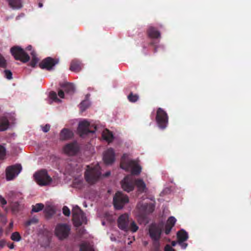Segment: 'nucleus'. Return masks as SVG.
<instances>
[{
    "mask_svg": "<svg viewBox=\"0 0 251 251\" xmlns=\"http://www.w3.org/2000/svg\"><path fill=\"white\" fill-rule=\"evenodd\" d=\"M155 120L160 128L164 129L167 126L169 117L166 112L162 108L159 107L157 109Z\"/></svg>",
    "mask_w": 251,
    "mask_h": 251,
    "instance_id": "3",
    "label": "nucleus"
},
{
    "mask_svg": "<svg viewBox=\"0 0 251 251\" xmlns=\"http://www.w3.org/2000/svg\"><path fill=\"white\" fill-rule=\"evenodd\" d=\"M38 6H39V7L41 8L43 6L42 3L41 2L39 3Z\"/></svg>",
    "mask_w": 251,
    "mask_h": 251,
    "instance_id": "56",
    "label": "nucleus"
},
{
    "mask_svg": "<svg viewBox=\"0 0 251 251\" xmlns=\"http://www.w3.org/2000/svg\"><path fill=\"white\" fill-rule=\"evenodd\" d=\"M126 154H124L122 157L120 163V167L122 169L128 171L130 168H131V174L134 175H138L141 172V167L137 164L136 162L134 160H125Z\"/></svg>",
    "mask_w": 251,
    "mask_h": 251,
    "instance_id": "2",
    "label": "nucleus"
},
{
    "mask_svg": "<svg viewBox=\"0 0 251 251\" xmlns=\"http://www.w3.org/2000/svg\"><path fill=\"white\" fill-rule=\"evenodd\" d=\"M62 210L63 213L65 216H69L70 215L71 212L69 208L67 206H64L63 207Z\"/></svg>",
    "mask_w": 251,
    "mask_h": 251,
    "instance_id": "40",
    "label": "nucleus"
},
{
    "mask_svg": "<svg viewBox=\"0 0 251 251\" xmlns=\"http://www.w3.org/2000/svg\"><path fill=\"white\" fill-rule=\"evenodd\" d=\"M10 227H13V222L10 223Z\"/></svg>",
    "mask_w": 251,
    "mask_h": 251,
    "instance_id": "57",
    "label": "nucleus"
},
{
    "mask_svg": "<svg viewBox=\"0 0 251 251\" xmlns=\"http://www.w3.org/2000/svg\"><path fill=\"white\" fill-rule=\"evenodd\" d=\"M9 4L13 9H19L22 7L21 0H8Z\"/></svg>",
    "mask_w": 251,
    "mask_h": 251,
    "instance_id": "27",
    "label": "nucleus"
},
{
    "mask_svg": "<svg viewBox=\"0 0 251 251\" xmlns=\"http://www.w3.org/2000/svg\"><path fill=\"white\" fill-rule=\"evenodd\" d=\"M26 50L30 51V54L31 56V59L29 62V65L34 68L36 66L39 62V59L37 56L36 53L31 45L28 46Z\"/></svg>",
    "mask_w": 251,
    "mask_h": 251,
    "instance_id": "17",
    "label": "nucleus"
},
{
    "mask_svg": "<svg viewBox=\"0 0 251 251\" xmlns=\"http://www.w3.org/2000/svg\"><path fill=\"white\" fill-rule=\"evenodd\" d=\"M49 97H50V99L51 100L50 103L53 102H56L57 103H59L62 102V100H60V99L58 98L56 93L54 91H51L50 93Z\"/></svg>",
    "mask_w": 251,
    "mask_h": 251,
    "instance_id": "28",
    "label": "nucleus"
},
{
    "mask_svg": "<svg viewBox=\"0 0 251 251\" xmlns=\"http://www.w3.org/2000/svg\"><path fill=\"white\" fill-rule=\"evenodd\" d=\"M178 243L182 249H185L188 246V244L184 243V241H178Z\"/></svg>",
    "mask_w": 251,
    "mask_h": 251,
    "instance_id": "45",
    "label": "nucleus"
},
{
    "mask_svg": "<svg viewBox=\"0 0 251 251\" xmlns=\"http://www.w3.org/2000/svg\"><path fill=\"white\" fill-rule=\"evenodd\" d=\"M127 99L131 102H135L139 100V96L136 94L130 92L127 96Z\"/></svg>",
    "mask_w": 251,
    "mask_h": 251,
    "instance_id": "32",
    "label": "nucleus"
},
{
    "mask_svg": "<svg viewBox=\"0 0 251 251\" xmlns=\"http://www.w3.org/2000/svg\"><path fill=\"white\" fill-rule=\"evenodd\" d=\"M164 251H175V250L170 245L167 244L165 247Z\"/></svg>",
    "mask_w": 251,
    "mask_h": 251,
    "instance_id": "47",
    "label": "nucleus"
},
{
    "mask_svg": "<svg viewBox=\"0 0 251 251\" xmlns=\"http://www.w3.org/2000/svg\"><path fill=\"white\" fill-rule=\"evenodd\" d=\"M9 122L5 117H0V131H4L9 127Z\"/></svg>",
    "mask_w": 251,
    "mask_h": 251,
    "instance_id": "22",
    "label": "nucleus"
},
{
    "mask_svg": "<svg viewBox=\"0 0 251 251\" xmlns=\"http://www.w3.org/2000/svg\"><path fill=\"white\" fill-rule=\"evenodd\" d=\"M89 106V101L85 100L82 101L80 104V108L82 112L85 110Z\"/></svg>",
    "mask_w": 251,
    "mask_h": 251,
    "instance_id": "36",
    "label": "nucleus"
},
{
    "mask_svg": "<svg viewBox=\"0 0 251 251\" xmlns=\"http://www.w3.org/2000/svg\"><path fill=\"white\" fill-rule=\"evenodd\" d=\"M90 127V123L84 120L82 122H80L79 123L78 127V132L81 137H83L85 135H87L89 133H95L97 127L96 126H94V129L91 130L89 128Z\"/></svg>",
    "mask_w": 251,
    "mask_h": 251,
    "instance_id": "7",
    "label": "nucleus"
},
{
    "mask_svg": "<svg viewBox=\"0 0 251 251\" xmlns=\"http://www.w3.org/2000/svg\"><path fill=\"white\" fill-rule=\"evenodd\" d=\"M128 201V197L121 192H117L113 198V204L116 209H122Z\"/></svg>",
    "mask_w": 251,
    "mask_h": 251,
    "instance_id": "6",
    "label": "nucleus"
},
{
    "mask_svg": "<svg viewBox=\"0 0 251 251\" xmlns=\"http://www.w3.org/2000/svg\"><path fill=\"white\" fill-rule=\"evenodd\" d=\"M71 231V226L67 224H58L55 228V234L59 240L67 239Z\"/></svg>",
    "mask_w": 251,
    "mask_h": 251,
    "instance_id": "4",
    "label": "nucleus"
},
{
    "mask_svg": "<svg viewBox=\"0 0 251 251\" xmlns=\"http://www.w3.org/2000/svg\"><path fill=\"white\" fill-rule=\"evenodd\" d=\"M22 166L19 165H15L7 167L6 169V178L7 180H11L15 178L21 172Z\"/></svg>",
    "mask_w": 251,
    "mask_h": 251,
    "instance_id": "8",
    "label": "nucleus"
},
{
    "mask_svg": "<svg viewBox=\"0 0 251 251\" xmlns=\"http://www.w3.org/2000/svg\"><path fill=\"white\" fill-rule=\"evenodd\" d=\"M59 63V59L58 58H52L48 56V71L54 70L55 65Z\"/></svg>",
    "mask_w": 251,
    "mask_h": 251,
    "instance_id": "21",
    "label": "nucleus"
},
{
    "mask_svg": "<svg viewBox=\"0 0 251 251\" xmlns=\"http://www.w3.org/2000/svg\"><path fill=\"white\" fill-rule=\"evenodd\" d=\"M110 172H107L104 174V176H110Z\"/></svg>",
    "mask_w": 251,
    "mask_h": 251,
    "instance_id": "54",
    "label": "nucleus"
},
{
    "mask_svg": "<svg viewBox=\"0 0 251 251\" xmlns=\"http://www.w3.org/2000/svg\"><path fill=\"white\" fill-rule=\"evenodd\" d=\"M52 181V178L50 176H48V185H50V183Z\"/></svg>",
    "mask_w": 251,
    "mask_h": 251,
    "instance_id": "50",
    "label": "nucleus"
},
{
    "mask_svg": "<svg viewBox=\"0 0 251 251\" xmlns=\"http://www.w3.org/2000/svg\"><path fill=\"white\" fill-rule=\"evenodd\" d=\"M176 221V219L174 217L171 216L168 218L167 221L166 225H169L172 227H173L175 226Z\"/></svg>",
    "mask_w": 251,
    "mask_h": 251,
    "instance_id": "35",
    "label": "nucleus"
},
{
    "mask_svg": "<svg viewBox=\"0 0 251 251\" xmlns=\"http://www.w3.org/2000/svg\"><path fill=\"white\" fill-rule=\"evenodd\" d=\"M148 36L151 38L157 39L160 37V32L153 26L150 27L147 30Z\"/></svg>",
    "mask_w": 251,
    "mask_h": 251,
    "instance_id": "20",
    "label": "nucleus"
},
{
    "mask_svg": "<svg viewBox=\"0 0 251 251\" xmlns=\"http://www.w3.org/2000/svg\"><path fill=\"white\" fill-rule=\"evenodd\" d=\"M137 207L141 214L146 215L152 213L154 210L155 206L151 203L139 202L138 203Z\"/></svg>",
    "mask_w": 251,
    "mask_h": 251,
    "instance_id": "11",
    "label": "nucleus"
},
{
    "mask_svg": "<svg viewBox=\"0 0 251 251\" xmlns=\"http://www.w3.org/2000/svg\"><path fill=\"white\" fill-rule=\"evenodd\" d=\"M101 176L100 168L98 164L93 167L87 166L84 176L86 181L90 184L95 183Z\"/></svg>",
    "mask_w": 251,
    "mask_h": 251,
    "instance_id": "1",
    "label": "nucleus"
},
{
    "mask_svg": "<svg viewBox=\"0 0 251 251\" xmlns=\"http://www.w3.org/2000/svg\"><path fill=\"white\" fill-rule=\"evenodd\" d=\"M4 76L8 79H11L12 78V74L11 71L9 70H5L3 72Z\"/></svg>",
    "mask_w": 251,
    "mask_h": 251,
    "instance_id": "39",
    "label": "nucleus"
},
{
    "mask_svg": "<svg viewBox=\"0 0 251 251\" xmlns=\"http://www.w3.org/2000/svg\"><path fill=\"white\" fill-rule=\"evenodd\" d=\"M102 137L105 140L109 142L111 141L113 138L112 132L108 130H106V131L103 132Z\"/></svg>",
    "mask_w": 251,
    "mask_h": 251,
    "instance_id": "30",
    "label": "nucleus"
},
{
    "mask_svg": "<svg viewBox=\"0 0 251 251\" xmlns=\"http://www.w3.org/2000/svg\"><path fill=\"white\" fill-rule=\"evenodd\" d=\"M6 66V60L0 54V67H4Z\"/></svg>",
    "mask_w": 251,
    "mask_h": 251,
    "instance_id": "42",
    "label": "nucleus"
},
{
    "mask_svg": "<svg viewBox=\"0 0 251 251\" xmlns=\"http://www.w3.org/2000/svg\"><path fill=\"white\" fill-rule=\"evenodd\" d=\"M34 176L37 183L40 186H45L47 184V171L42 169L35 173Z\"/></svg>",
    "mask_w": 251,
    "mask_h": 251,
    "instance_id": "10",
    "label": "nucleus"
},
{
    "mask_svg": "<svg viewBox=\"0 0 251 251\" xmlns=\"http://www.w3.org/2000/svg\"><path fill=\"white\" fill-rule=\"evenodd\" d=\"M79 151V147L75 142L68 143L63 148L64 154L68 156L75 155Z\"/></svg>",
    "mask_w": 251,
    "mask_h": 251,
    "instance_id": "9",
    "label": "nucleus"
},
{
    "mask_svg": "<svg viewBox=\"0 0 251 251\" xmlns=\"http://www.w3.org/2000/svg\"><path fill=\"white\" fill-rule=\"evenodd\" d=\"M54 212H55L54 210L52 207H51L50 206H49L48 205V218H49V216L50 215H51L52 214L54 213Z\"/></svg>",
    "mask_w": 251,
    "mask_h": 251,
    "instance_id": "46",
    "label": "nucleus"
},
{
    "mask_svg": "<svg viewBox=\"0 0 251 251\" xmlns=\"http://www.w3.org/2000/svg\"><path fill=\"white\" fill-rule=\"evenodd\" d=\"M80 251H94L92 249L85 245H81L80 247Z\"/></svg>",
    "mask_w": 251,
    "mask_h": 251,
    "instance_id": "41",
    "label": "nucleus"
},
{
    "mask_svg": "<svg viewBox=\"0 0 251 251\" xmlns=\"http://www.w3.org/2000/svg\"><path fill=\"white\" fill-rule=\"evenodd\" d=\"M58 95L60 98H64V92L63 90H60L58 92Z\"/></svg>",
    "mask_w": 251,
    "mask_h": 251,
    "instance_id": "49",
    "label": "nucleus"
},
{
    "mask_svg": "<svg viewBox=\"0 0 251 251\" xmlns=\"http://www.w3.org/2000/svg\"><path fill=\"white\" fill-rule=\"evenodd\" d=\"M3 231L2 228L0 226V238L2 236Z\"/></svg>",
    "mask_w": 251,
    "mask_h": 251,
    "instance_id": "53",
    "label": "nucleus"
},
{
    "mask_svg": "<svg viewBox=\"0 0 251 251\" xmlns=\"http://www.w3.org/2000/svg\"><path fill=\"white\" fill-rule=\"evenodd\" d=\"M171 244H172V246H175L176 245V242L175 241H172Z\"/></svg>",
    "mask_w": 251,
    "mask_h": 251,
    "instance_id": "55",
    "label": "nucleus"
},
{
    "mask_svg": "<svg viewBox=\"0 0 251 251\" xmlns=\"http://www.w3.org/2000/svg\"><path fill=\"white\" fill-rule=\"evenodd\" d=\"M42 130L44 132H47V126L46 125L45 126L43 127Z\"/></svg>",
    "mask_w": 251,
    "mask_h": 251,
    "instance_id": "51",
    "label": "nucleus"
},
{
    "mask_svg": "<svg viewBox=\"0 0 251 251\" xmlns=\"http://www.w3.org/2000/svg\"><path fill=\"white\" fill-rule=\"evenodd\" d=\"M130 219L127 214L121 215L118 219V226L120 229L127 231Z\"/></svg>",
    "mask_w": 251,
    "mask_h": 251,
    "instance_id": "13",
    "label": "nucleus"
},
{
    "mask_svg": "<svg viewBox=\"0 0 251 251\" xmlns=\"http://www.w3.org/2000/svg\"><path fill=\"white\" fill-rule=\"evenodd\" d=\"M83 67L81 62L77 59L73 60L70 64V70L75 73L80 72Z\"/></svg>",
    "mask_w": 251,
    "mask_h": 251,
    "instance_id": "18",
    "label": "nucleus"
},
{
    "mask_svg": "<svg viewBox=\"0 0 251 251\" xmlns=\"http://www.w3.org/2000/svg\"><path fill=\"white\" fill-rule=\"evenodd\" d=\"M9 4L13 9H19L22 7L21 0H8Z\"/></svg>",
    "mask_w": 251,
    "mask_h": 251,
    "instance_id": "26",
    "label": "nucleus"
},
{
    "mask_svg": "<svg viewBox=\"0 0 251 251\" xmlns=\"http://www.w3.org/2000/svg\"><path fill=\"white\" fill-rule=\"evenodd\" d=\"M10 52L16 60H19L24 63L28 62L30 59L29 56L20 47L12 48Z\"/></svg>",
    "mask_w": 251,
    "mask_h": 251,
    "instance_id": "5",
    "label": "nucleus"
},
{
    "mask_svg": "<svg viewBox=\"0 0 251 251\" xmlns=\"http://www.w3.org/2000/svg\"><path fill=\"white\" fill-rule=\"evenodd\" d=\"M6 154L5 148L1 145H0V159H3Z\"/></svg>",
    "mask_w": 251,
    "mask_h": 251,
    "instance_id": "37",
    "label": "nucleus"
},
{
    "mask_svg": "<svg viewBox=\"0 0 251 251\" xmlns=\"http://www.w3.org/2000/svg\"><path fill=\"white\" fill-rule=\"evenodd\" d=\"M138 228L139 227L135 223V222L132 219H130L129 224L128 225V228L127 229V231H130L132 232H135L138 230Z\"/></svg>",
    "mask_w": 251,
    "mask_h": 251,
    "instance_id": "29",
    "label": "nucleus"
},
{
    "mask_svg": "<svg viewBox=\"0 0 251 251\" xmlns=\"http://www.w3.org/2000/svg\"><path fill=\"white\" fill-rule=\"evenodd\" d=\"M122 187L126 191L129 192L134 189L133 181L128 176H126L121 182Z\"/></svg>",
    "mask_w": 251,
    "mask_h": 251,
    "instance_id": "16",
    "label": "nucleus"
},
{
    "mask_svg": "<svg viewBox=\"0 0 251 251\" xmlns=\"http://www.w3.org/2000/svg\"><path fill=\"white\" fill-rule=\"evenodd\" d=\"M103 160L106 165L111 164L115 161V152L113 149L109 148L104 152Z\"/></svg>",
    "mask_w": 251,
    "mask_h": 251,
    "instance_id": "14",
    "label": "nucleus"
},
{
    "mask_svg": "<svg viewBox=\"0 0 251 251\" xmlns=\"http://www.w3.org/2000/svg\"><path fill=\"white\" fill-rule=\"evenodd\" d=\"M8 247L10 249H13L14 248V244L13 243H12V244H10L8 245Z\"/></svg>",
    "mask_w": 251,
    "mask_h": 251,
    "instance_id": "52",
    "label": "nucleus"
},
{
    "mask_svg": "<svg viewBox=\"0 0 251 251\" xmlns=\"http://www.w3.org/2000/svg\"><path fill=\"white\" fill-rule=\"evenodd\" d=\"M161 232V229L155 225H151L150 227V235L151 238L154 241H158L159 240Z\"/></svg>",
    "mask_w": 251,
    "mask_h": 251,
    "instance_id": "15",
    "label": "nucleus"
},
{
    "mask_svg": "<svg viewBox=\"0 0 251 251\" xmlns=\"http://www.w3.org/2000/svg\"><path fill=\"white\" fill-rule=\"evenodd\" d=\"M135 184L136 185L138 190L140 193L144 192L146 188V184L142 179H137L135 180Z\"/></svg>",
    "mask_w": 251,
    "mask_h": 251,
    "instance_id": "25",
    "label": "nucleus"
},
{
    "mask_svg": "<svg viewBox=\"0 0 251 251\" xmlns=\"http://www.w3.org/2000/svg\"><path fill=\"white\" fill-rule=\"evenodd\" d=\"M0 203L2 207L6 204L7 201L2 196H0Z\"/></svg>",
    "mask_w": 251,
    "mask_h": 251,
    "instance_id": "43",
    "label": "nucleus"
},
{
    "mask_svg": "<svg viewBox=\"0 0 251 251\" xmlns=\"http://www.w3.org/2000/svg\"><path fill=\"white\" fill-rule=\"evenodd\" d=\"M49 126H48V130L49 131Z\"/></svg>",
    "mask_w": 251,
    "mask_h": 251,
    "instance_id": "58",
    "label": "nucleus"
},
{
    "mask_svg": "<svg viewBox=\"0 0 251 251\" xmlns=\"http://www.w3.org/2000/svg\"><path fill=\"white\" fill-rule=\"evenodd\" d=\"M73 220L76 226H80L83 223H86V218L84 213L80 209L77 212H73Z\"/></svg>",
    "mask_w": 251,
    "mask_h": 251,
    "instance_id": "12",
    "label": "nucleus"
},
{
    "mask_svg": "<svg viewBox=\"0 0 251 251\" xmlns=\"http://www.w3.org/2000/svg\"><path fill=\"white\" fill-rule=\"evenodd\" d=\"M38 223V220L36 217H33L25 223V225L26 226H30L32 225H36Z\"/></svg>",
    "mask_w": 251,
    "mask_h": 251,
    "instance_id": "34",
    "label": "nucleus"
},
{
    "mask_svg": "<svg viewBox=\"0 0 251 251\" xmlns=\"http://www.w3.org/2000/svg\"><path fill=\"white\" fill-rule=\"evenodd\" d=\"M11 239L15 242H19L21 240L22 237L18 232H14L11 235Z\"/></svg>",
    "mask_w": 251,
    "mask_h": 251,
    "instance_id": "33",
    "label": "nucleus"
},
{
    "mask_svg": "<svg viewBox=\"0 0 251 251\" xmlns=\"http://www.w3.org/2000/svg\"><path fill=\"white\" fill-rule=\"evenodd\" d=\"M66 93L72 94L75 92V87L73 84L71 83H65L61 85Z\"/></svg>",
    "mask_w": 251,
    "mask_h": 251,
    "instance_id": "23",
    "label": "nucleus"
},
{
    "mask_svg": "<svg viewBox=\"0 0 251 251\" xmlns=\"http://www.w3.org/2000/svg\"><path fill=\"white\" fill-rule=\"evenodd\" d=\"M44 207L43 204L41 203H36L35 205L32 206L31 212H38L41 211Z\"/></svg>",
    "mask_w": 251,
    "mask_h": 251,
    "instance_id": "31",
    "label": "nucleus"
},
{
    "mask_svg": "<svg viewBox=\"0 0 251 251\" xmlns=\"http://www.w3.org/2000/svg\"><path fill=\"white\" fill-rule=\"evenodd\" d=\"M74 136L73 131L68 128H63L60 133V139L62 141L68 140Z\"/></svg>",
    "mask_w": 251,
    "mask_h": 251,
    "instance_id": "19",
    "label": "nucleus"
},
{
    "mask_svg": "<svg viewBox=\"0 0 251 251\" xmlns=\"http://www.w3.org/2000/svg\"><path fill=\"white\" fill-rule=\"evenodd\" d=\"M178 241H185L188 238L187 232L184 229H181L177 233Z\"/></svg>",
    "mask_w": 251,
    "mask_h": 251,
    "instance_id": "24",
    "label": "nucleus"
},
{
    "mask_svg": "<svg viewBox=\"0 0 251 251\" xmlns=\"http://www.w3.org/2000/svg\"><path fill=\"white\" fill-rule=\"evenodd\" d=\"M6 241L4 239L0 240V249L3 248L6 245Z\"/></svg>",
    "mask_w": 251,
    "mask_h": 251,
    "instance_id": "48",
    "label": "nucleus"
},
{
    "mask_svg": "<svg viewBox=\"0 0 251 251\" xmlns=\"http://www.w3.org/2000/svg\"><path fill=\"white\" fill-rule=\"evenodd\" d=\"M40 68L44 69L47 68V59H44L42 62L39 64Z\"/></svg>",
    "mask_w": 251,
    "mask_h": 251,
    "instance_id": "38",
    "label": "nucleus"
},
{
    "mask_svg": "<svg viewBox=\"0 0 251 251\" xmlns=\"http://www.w3.org/2000/svg\"><path fill=\"white\" fill-rule=\"evenodd\" d=\"M172 228H173V227H172L169 225H166L165 228V234L167 235L169 234L170 233Z\"/></svg>",
    "mask_w": 251,
    "mask_h": 251,
    "instance_id": "44",
    "label": "nucleus"
}]
</instances>
